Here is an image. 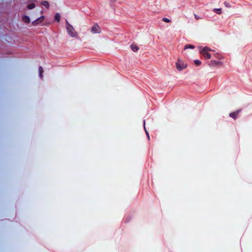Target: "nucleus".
<instances>
[{"label": "nucleus", "instance_id": "12", "mask_svg": "<svg viewBox=\"0 0 252 252\" xmlns=\"http://www.w3.org/2000/svg\"><path fill=\"white\" fill-rule=\"evenodd\" d=\"M61 19V16L59 13H56L55 15V19L57 21L59 22Z\"/></svg>", "mask_w": 252, "mask_h": 252}, {"label": "nucleus", "instance_id": "20", "mask_svg": "<svg viewBox=\"0 0 252 252\" xmlns=\"http://www.w3.org/2000/svg\"><path fill=\"white\" fill-rule=\"evenodd\" d=\"M111 3L115 2L116 0H109Z\"/></svg>", "mask_w": 252, "mask_h": 252}, {"label": "nucleus", "instance_id": "10", "mask_svg": "<svg viewBox=\"0 0 252 252\" xmlns=\"http://www.w3.org/2000/svg\"><path fill=\"white\" fill-rule=\"evenodd\" d=\"M41 4L44 6L47 9L49 8V3L47 0H43L41 2Z\"/></svg>", "mask_w": 252, "mask_h": 252}, {"label": "nucleus", "instance_id": "2", "mask_svg": "<svg viewBox=\"0 0 252 252\" xmlns=\"http://www.w3.org/2000/svg\"><path fill=\"white\" fill-rule=\"evenodd\" d=\"M211 51H212V50L210 48L208 47H205L200 51V53L205 59H209L211 58V54L209 52Z\"/></svg>", "mask_w": 252, "mask_h": 252}, {"label": "nucleus", "instance_id": "21", "mask_svg": "<svg viewBox=\"0 0 252 252\" xmlns=\"http://www.w3.org/2000/svg\"><path fill=\"white\" fill-rule=\"evenodd\" d=\"M219 58H220V55H219V57H218Z\"/></svg>", "mask_w": 252, "mask_h": 252}, {"label": "nucleus", "instance_id": "1", "mask_svg": "<svg viewBox=\"0 0 252 252\" xmlns=\"http://www.w3.org/2000/svg\"><path fill=\"white\" fill-rule=\"evenodd\" d=\"M66 23L67 24L66 29L68 34L71 36V37H76L77 35V32L75 31L73 27L68 23L67 20L66 21Z\"/></svg>", "mask_w": 252, "mask_h": 252}, {"label": "nucleus", "instance_id": "22", "mask_svg": "<svg viewBox=\"0 0 252 252\" xmlns=\"http://www.w3.org/2000/svg\"><path fill=\"white\" fill-rule=\"evenodd\" d=\"M219 58H220V55H219V57H218Z\"/></svg>", "mask_w": 252, "mask_h": 252}, {"label": "nucleus", "instance_id": "7", "mask_svg": "<svg viewBox=\"0 0 252 252\" xmlns=\"http://www.w3.org/2000/svg\"><path fill=\"white\" fill-rule=\"evenodd\" d=\"M44 19V16H41L39 17L37 19L32 21V25H37L38 24L41 23V22H42L43 21Z\"/></svg>", "mask_w": 252, "mask_h": 252}, {"label": "nucleus", "instance_id": "13", "mask_svg": "<svg viewBox=\"0 0 252 252\" xmlns=\"http://www.w3.org/2000/svg\"><path fill=\"white\" fill-rule=\"evenodd\" d=\"M194 63L197 66H200V65H201V64L202 63V62L201 61H200L199 60H197V59H196V60H194Z\"/></svg>", "mask_w": 252, "mask_h": 252}, {"label": "nucleus", "instance_id": "16", "mask_svg": "<svg viewBox=\"0 0 252 252\" xmlns=\"http://www.w3.org/2000/svg\"><path fill=\"white\" fill-rule=\"evenodd\" d=\"M214 10L218 14H220L221 13V9H215Z\"/></svg>", "mask_w": 252, "mask_h": 252}, {"label": "nucleus", "instance_id": "4", "mask_svg": "<svg viewBox=\"0 0 252 252\" xmlns=\"http://www.w3.org/2000/svg\"><path fill=\"white\" fill-rule=\"evenodd\" d=\"M91 31L93 34H95V33H100L101 29L99 25L96 24L92 27Z\"/></svg>", "mask_w": 252, "mask_h": 252}, {"label": "nucleus", "instance_id": "9", "mask_svg": "<svg viewBox=\"0 0 252 252\" xmlns=\"http://www.w3.org/2000/svg\"><path fill=\"white\" fill-rule=\"evenodd\" d=\"M23 20L25 23L28 24L30 22V18L28 16L24 15L23 16Z\"/></svg>", "mask_w": 252, "mask_h": 252}, {"label": "nucleus", "instance_id": "15", "mask_svg": "<svg viewBox=\"0 0 252 252\" xmlns=\"http://www.w3.org/2000/svg\"><path fill=\"white\" fill-rule=\"evenodd\" d=\"M35 7V4L31 3L28 5V9H32Z\"/></svg>", "mask_w": 252, "mask_h": 252}, {"label": "nucleus", "instance_id": "14", "mask_svg": "<svg viewBox=\"0 0 252 252\" xmlns=\"http://www.w3.org/2000/svg\"><path fill=\"white\" fill-rule=\"evenodd\" d=\"M194 48V46L192 45H186L184 47V50H187V49H188V48L193 49Z\"/></svg>", "mask_w": 252, "mask_h": 252}, {"label": "nucleus", "instance_id": "6", "mask_svg": "<svg viewBox=\"0 0 252 252\" xmlns=\"http://www.w3.org/2000/svg\"><path fill=\"white\" fill-rule=\"evenodd\" d=\"M208 64L210 67H216L219 65H221L222 63L220 62L215 61H211Z\"/></svg>", "mask_w": 252, "mask_h": 252}, {"label": "nucleus", "instance_id": "11", "mask_svg": "<svg viewBox=\"0 0 252 252\" xmlns=\"http://www.w3.org/2000/svg\"><path fill=\"white\" fill-rule=\"evenodd\" d=\"M38 71H39V75L40 78L42 79L43 78V70L42 68V67L39 66L38 68Z\"/></svg>", "mask_w": 252, "mask_h": 252}, {"label": "nucleus", "instance_id": "19", "mask_svg": "<svg viewBox=\"0 0 252 252\" xmlns=\"http://www.w3.org/2000/svg\"><path fill=\"white\" fill-rule=\"evenodd\" d=\"M145 131H146V135H147V137H148V138L149 139H150V137H149V133L148 132V131H146V130H145Z\"/></svg>", "mask_w": 252, "mask_h": 252}, {"label": "nucleus", "instance_id": "5", "mask_svg": "<svg viewBox=\"0 0 252 252\" xmlns=\"http://www.w3.org/2000/svg\"><path fill=\"white\" fill-rule=\"evenodd\" d=\"M241 110H237L235 111V112H230L229 114V116L231 117L232 119L236 120L237 117H238V115L239 113L241 112Z\"/></svg>", "mask_w": 252, "mask_h": 252}, {"label": "nucleus", "instance_id": "17", "mask_svg": "<svg viewBox=\"0 0 252 252\" xmlns=\"http://www.w3.org/2000/svg\"><path fill=\"white\" fill-rule=\"evenodd\" d=\"M162 20L165 22H171V20H170L168 18H163L162 19Z\"/></svg>", "mask_w": 252, "mask_h": 252}, {"label": "nucleus", "instance_id": "18", "mask_svg": "<svg viewBox=\"0 0 252 252\" xmlns=\"http://www.w3.org/2000/svg\"><path fill=\"white\" fill-rule=\"evenodd\" d=\"M194 17L195 18V19L196 20H199V19H202L201 17L198 16L197 15H196L195 14H194Z\"/></svg>", "mask_w": 252, "mask_h": 252}, {"label": "nucleus", "instance_id": "3", "mask_svg": "<svg viewBox=\"0 0 252 252\" xmlns=\"http://www.w3.org/2000/svg\"><path fill=\"white\" fill-rule=\"evenodd\" d=\"M176 66L177 70L180 71V70L187 67L188 65L187 63H185L181 59H178L176 63Z\"/></svg>", "mask_w": 252, "mask_h": 252}, {"label": "nucleus", "instance_id": "8", "mask_svg": "<svg viewBox=\"0 0 252 252\" xmlns=\"http://www.w3.org/2000/svg\"><path fill=\"white\" fill-rule=\"evenodd\" d=\"M130 48L133 52H137L139 50V47L134 44L131 45Z\"/></svg>", "mask_w": 252, "mask_h": 252}]
</instances>
